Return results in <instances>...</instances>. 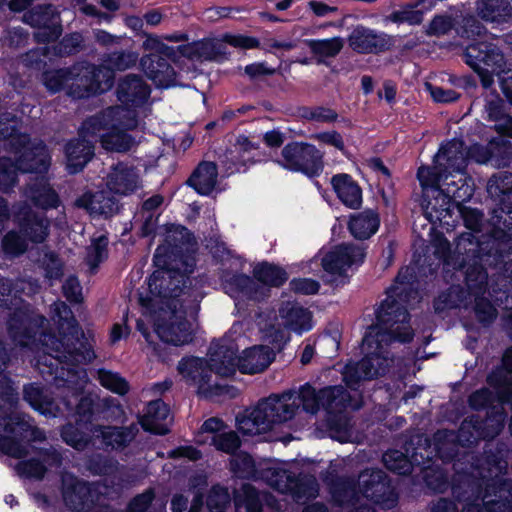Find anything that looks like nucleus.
Masks as SVG:
<instances>
[{"label": "nucleus", "instance_id": "1", "mask_svg": "<svg viewBox=\"0 0 512 512\" xmlns=\"http://www.w3.org/2000/svg\"><path fill=\"white\" fill-rule=\"evenodd\" d=\"M414 273L413 268L402 269L395 285L391 286L388 297L381 303L377 311V323L369 327L362 342L365 357L358 363L347 364L343 371V380L353 388L360 381L372 379L384 374L393 359L388 357L385 346L393 341L409 342L413 338V330L408 324V313L395 299L402 294Z\"/></svg>", "mask_w": 512, "mask_h": 512}, {"label": "nucleus", "instance_id": "2", "mask_svg": "<svg viewBox=\"0 0 512 512\" xmlns=\"http://www.w3.org/2000/svg\"><path fill=\"white\" fill-rule=\"evenodd\" d=\"M188 278L172 270H157L149 278L152 297L149 316L156 335L167 344L185 345L192 340L193 326L186 318L183 303L188 292L184 289Z\"/></svg>", "mask_w": 512, "mask_h": 512}, {"label": "nucleus", "instance_id": "3", "mask_svg": "<svg viewBox=\"0 0 512 512\" xmlns=\"http://www.w3.org/2000/svg\"><path fill=\"white\" fill-rule=\"evenodd\" d=\"M321 399L320 391L316 392L310 385H304L298 391L271 395L237 417V427L244 435L267 433L275 425L293 419L300 405L306 412L315 414L322 407Z\"/></svg>", "mask_w": 512, "mask_h": 512}, {"label": "nucleus", "instance_id": "4", "mask_svg": "<svg viewBox=\"0 0 512 512\" xmlns=\"http://www.w3.org/2000/svg\"><path fill=\"white\" fill-rule=\"evenodd\" d=\"M333 503L345 512H374L370 502L384 508L395 506L397 497L380 469H366L359 474L358 484L349 478H337L330 483Z\"/></svg>", "mask_w": 512, "mask_h": 512}, {"label": "nucleus", "instance_id": "5", "mask_svg": "<svg viewBox=\"0 0 512 512\" xmlns=\"http://www.w3.org/2000/svg\"><path fill=\"white\" fill-rule=\"evenodd\" d=\"M138 126L134 109L123 105L111 106L88 118L82 124L84 136L99 140L103 149L111 152H127L137 141L127 133Z\"/></svg>", "mask_w": 512, "mask_h": 512}, {"label": "nucleus", "instance_id": "6", "mask_svg": "<svg viewBox=\"0 0 512 512\" xmlns=\"http://www.w3.org/2000/svg\"><path fill=\"white\" fill-rule=\"evenodd\" d=\"M57 318L60 339L41 332L40 343L43 352L51 355L60 363L72 365L90 362L95 358L90 346L83 340V333L72 316L70 308L62 301L52 305Z\"/></svg>", "mask_w": 512, "mask_h": 512}, {"label": "nucleus", "instance_id": "7", "mask_svg": "<svg viewBox=\"0 0 512 512\" xmlns=\"http://www.w3.org/2000/svg\"><path fill=\"white\" fill-rule=\"evenodd\" d=\"M417 178L427 197L431 193L441 198L442 211L448 209L450 199L457 205L468 201L474 192L472 179L465 175V171H434L430 167L421 166Z\"/></svg>", "mask_w": 512, "mask_h": 512}, {"label": "nucleus", "instance_id": "8", "mask_svg": "<svg viewBox=\"0 0 512 512\" xmlns=\"http://www.w3.org/2000/svg\"><path fill=\"white\" fill-rule=\"evenodd\" d=\"M464 57L466 63L477 73L481 84L485 89L490 88L494 83V75L498 76L506 97L512 102V96L507 83L503 77L510 69L500 49L488 42H479L469 45Z\"/></svg>", "mask_w": 512, "mask_h": 512}, {"label": "nucleus", "instance_id": "9", "mask_svg": "<svg viewBox=\"0 0 512 512\" xmlns=\"http://www.w3.org/2000/svg\"><path fill=\"white\" fill-rule=\"evenodd\" d=\"M43 431L33 426L29 417L16 411L0 413V450L12 457L26 455L23 441H42Z\"/></svg>", "mask_w": 512, "mask_h": 512}, {"label": "nucleus", "instance_id": "10", "mask_svg": "<svg viewBox=\"0 0 512 512\" xmlns=\"http://www.w3.org/2000/svg\"><path fill=\"white\" fill-rule=\"evenodd\" d=\"M279 317L281 323L268 322L262 319L258 321L263 339L278 348H281L289 340V334L286 330L302 333L312 327L311 313L297 303H282L279 308Z\"/></svg>", "mask_w": 512, "mask_h": 512}, {"label": "nucleus", "instance_id": "11", "mask_svg": "<svg viewBox=\"0 0 512 512\" xmlns=\"http://www.w3.org/2000/svg\"><path fill=\"white\" fill-rule=\"evenodd\" d=\"M35 162H29L25 159L26 151L21 153L18 162L14 157L2 156L0 158V191L9 192L18 182V172H44L50 165V156L39 144L34 146Z\"/></svg>", "mask_w": 512, "mask_h": 512}, {"label": "nucleus", "instance_id": "12", "mask_svg": "<svg viewBox=\"0 0 512 512\" xmlns=\"http://www.w3.org/2000/svg\"><path fill=\"white\" fill-rule=\"evenodd\" d=\"M283 167L302 172L310 177L318 175L323 169L322 154L313 145L307 143H289L281 151Z\"/></svg>", "mask_w": 512, "mask_h": 512}, {"label": "nucleus", "instance_id": "13", "mask_svg": "<svg viewBox=\"0 0 512 512\" xmlns=\"http://www.w3.org/2000/svg\"><path fill=\"white\" fill-rule=\"evenodd\" d=\"M78 91L72 92L75 96L82 98L90 94L102 93L109 90L114 81V73L107 65H83L77 67Z\"/></svg>", "mask_w": 512, "mask_h": 512}, {"label": "nucleus", "instance_id": "14", "mask_svg": "<svg viewBox=\"0 0 512 512\" xmlns=\"http://www.w3.org/2000/svg\"><path fill=\"white\" fill-rule=\"evenodd\" d=\"M349 48L358 54H380L394 45L391 35L364 25L355 26L347 38Z\"/></svg>", "mask_w": 512, "mask_h": 512}, {"label": "nucleus", "instance_id": "15", "mask_svg": "<svg viewBox=\"0 0 512 512\" xmlns=\"http://www.w3.org/2000/svg\"><path fill=\"white\" fill-rule=\"evenodd\" d=\"M46 319L43 316H31L27 311L18 309L8 321V333L15 343L21 349H38L39 343L36 342V334H31L33 328H43Z\"/></svg>", "mask_w": 512, "mask_h": 512}, {"label": "nucleus", "instance_id": "16", "mask_svg": "<svg viewBox=\"0 0 512 512\" xmlns=\"http://www.w3.org/2000/svg\"><path fill=\"white\" fill-rule=\"evenodd\" d=\"M457 249L459 252L463 250V255L466 256L463 258V268L466 267L465 274L468 289L475 295L483 292L487 284L486 271L476 261L473 264L466 263L467 258L475 257L479 252L478 241L472 232L463 233L458 238Z\"/></svg>", "mask_w": 512, "mask_h": 512}, {"label": "nucleus", "instance_id": "17", "mask_svg": "<svg viewBox=\"0 0 512 512\" xmlns=\"http://www.w3.org/2000/svg\"><path fill=\"white\" fill-rule=\"evenodd\" d=\"M23 21L37 29L34 37L38 42L56 40L61 34L59 15L51 6H37L23 15Z\"/></svg>", "mask_w": 512, "mask_h": 512}, {"label": "nucleus", "instance_id": "18", "mask_svg": "<svg viewBox=\"0 0 512 512\" xmlns=\"http://www.w3.org/2000/svg\"><path fill=\"white\" fill-rule=\"evenodd\" d=\"M178 371L189 384L197 386L201 394L216 393L219 388L218 383L213 379L209 364L204 359H183L178 364Z\"/></svg>", "mask_w": 512, "mask_h": 512}, {"label": "nucleus", "instance_id": "19", "mask_svg": "<svg viewBox=\"0 0 512 512\" xmlns=\"http://www.w3.org/2000/svg\"><path fill=\"white\" fill-rule=\"evenodd\" d=\"M106 186L116 195L127 196L142 187V180L137 168L126 163H118L112 166L107 174Z\"/></svg>", "mask_w": 512, "mask_h": 512}, {"label": "nucleus", "instance_id": "20", "mask_svg": "<svg viewBox=\"0 0 512 512\" xmlns=\"http://www.w3.org/2000/svg\"><path fill=\"white\" fill-rule=\"evenodd\" d=\"M505 416L502 413L488 418L484 425L473 417L465 419L460 426L457 439L463 445L473 444L480 438H494L504 426Z\"/></svg>", "mask_w": 512, "mask_h": 512}, {"label": "nucleus", "instance_id": "21", "mask_svg": "<svg viewBox=\"0 0 512 512\" xmlns=\"http://www.w3.org/2000/svg\"><path fill=\"white\" fill-rule=\"evenodd\" d=\"M365 253L359 246L342 244L334 247L322 259L325 271L341 275L347 268L363 262Z\"/></svg>", "mask_w": 512, "mask_h": 512}, {"label": "nucleus", "instance_id": "22", "mask_svg": "<svg viewBox=\"0 0 512 512\" xmlns=\"http://www.w3.org/2000/svg\"><path fill=\"white\" fill-rule=\"evenodd\" d=\"M62 496L66 506L77 512L88 509L94 501L91 487L68 473L62 476Z\"/></svg>", "mask_w": 512, "mask_h": 512}, {"label": "nucleus", "instance_id": "23", "mask_svg": "<svg viewBox=\"0 0 512 512\" xmlns=\"http://www.w3.org/2000/svg\"><path fill=\"white\" fill-rule=\"evenodd\" d=\"M93 138L84 136L82 128L79 137L65 146L66 168L71 174L81 171L94 156Z\"/></svg>", "mask_w": 512, "mask_h": 512}, {"label": "nucleus", "instance_id": "24", "mask_svg": "<svg viewBox=\"0 0 512 512\" xmlns=\"http://www.w3.org/2000/svg\"><path fill=\"white\" fill-rule=\"evenodd\" d=\"M467 152L460 140H452L444 144L434 157V171H465Z\"/></svg>", "mask_w": 512, "mask_h": 512}, {"label": "nucleus", "instance_id": "25", "mask_svg": "<svg viewBox=\"0 0 512 512\" xmlns=\"http://www.w3.org/2000/svg\"><path fill=\"white\" fill-rule=\"evenodd\" d=\"M90 431L92 437L100 439L105 447L121 450L134 440L139 429L136 424L125 427L95 425Z\"/></svg>", "mask_w": 512, "mask_h": 512}, {"label": "nucleus", "instance_id": "26", "mask_svg": "<svg viewBox=\"0 0 512 512\" xmlns=\"http://www.w3.org/2000/svg\"><path fill=\"white\" fill-rule=\"evenodd\" d=\"M140 66L157 87L167 88L175 85L176 73L166 59L151 53L140 59Z\"/></svg>", "mask_w": 512, "mask_h": 512}, {"label": "nucleus", "instance_id": "27", "mask_svg": "<svg viewBox=\"0 0 512 512\" xmlns=\"http://www.w3.org/2000/svg\"><path fill=\"white\" fill-rule=\"evenodd\" d=\"M24 399L33 409L46 417H56L64 410L71 411L72 404L64 400L63 408L56 404L40 387L30 384L24 388Z\"/></svg>", "mask_w": 512, "mask_h": 512}, {"label": "nucleus", "instance_id": "28", "mask_svg": "<svg viewBox=\"0 0 512 512\" xmlns=\"http://www.w3.org/2000/svg\"><path fill=\"white\" fill-rule=\"evenodd\" d=\"M150 94L149 86L137 75H127L118 85L117 97L122 104L138 107Z\"/></svg>", "mask_w": 512, "mask_h": 512}, {"label": "nucleus", "instance_id": "29", "mask_svg": "<svg viewBox=\"0 0 512 512\" xmlns=\"http://www.w3.org/2000/svg\"><path fill=\"white\" fill-rule=\"evenodd\" d=\"M8 125H13V130L11 131V129H9L8 134L6 135L4 149L14 156V160L16 162H18L19 156L21 155V153H24L25 150V159L29 162H35L36 149H34V146L39 144L45 149L46 153L48 154L45 145L41 141L32 142L27 135L16 133V119L8 117Z\"/></svg>", "mask_w": 512, "mask_h": 512}, {"label": "nucleus", "instance_id": "30", "mask_svg": "<svg viewBox=\"0 0 512 512\" xmlns=\"http://www.w3.org/2000/svg\"><path fill=\"white\" fill-rule=\"evenodd\" d=\"M275 354L268 346H254L243 351L238 357V369L242 373L255 374L264 371L273 361Z\"/></svg>", "mask_w": 512, "mask_h": 512}, {"label": "nucleus", "instance_id": "31", "mask_svg": "<svg viewBox=\"0 0 512 512\" xmlns=\"http://www.w3.org/2000/svg\"><path fill=\"white\" fill-rule=\"evenodd\" d=\"M171 416L168 406L161 400L151 401L141 418L144 430L164 435L169 431Z\"/></svg>", "mask_w": 512, "mask_h": 512}, {"label": "nucleus", "instance_id": "32", "mask_svg": "<svg viewBox=\"0 0 512 512\" xmlns=\"http://www.w3.org/2000/svg\"><path fill=\"white\" fill-rule=\"evenodd\" d=\"M503 365L509 372L503 369H497L488 376V383L496 390L497 398L500 403L512 404V347L507 349L503 356Z\"/></svg>", "mask_w": 512, "mask_h": 512}, {"label": "nucleus", "instance_id": "33", "mask_svg": "<svg viewBox=\"0 0 512 512\" xmlns=\"http://www.w3.org/2000/svg\"><path fill=\"white\" fill-rule=\"evenodd\" d=\"M212 373L228 377L238 368V357L233 345H216L210 348V363Z\"/></svg>", "mask_w": 512, "mask_h": 512}, {"label": "nucleus", "instance_id": "34", "mask_svg": "<svg viewBox=\"0 0 512 512\" xmlns=\"http://www.w3.org/2000/svg\"><path fill=\"white\" fill-rule=\"evenodd\" d=\"M76 204L92 215L110 216L118 211L116 199L104 190L85 193L77 199Z\"/></svg>", "mask_w": 512, "mask_h": 512}, {"label": "nucleus", "instance_id": "35", "mask_svg": "<svg viewBox=\"0 0 512 512\" xmlns=\"http://www.w3.org/2000/svg\"><path fill=\"white\" fill-rule=\"evenodd\" d=\"M331 184L341 202L349 208L357 209L362 203V190L348 174L334 175Z\"/></svg>", "mask_w": 512, "mask_h": 512}, {"label": "nucleus", "instance_id": "36", "mask_svg": "<svg viewBox=\"0 0 512 512\" xmlns=\"http://www.w3.org/2000/svg\"><path fill=\"white\" fill-rule=\"evenodd\" d=\"M21 232L32 242H42L48 234L49 223L42 215L23 208L17 213Z\"/></svg>", "mask_w": 512, "mask_h": 512}, {"label": "nucleus", "instance_id": "37", "mask_svg": "<svg viewBox=\"0 0 512 512\" xmlns=\"http://www.w3.org/2000/svg\"><path fill=\"white\" fill-rule=\"evenodd\" d=\"M23 195L35 206L42 209L56 208L59 204L57 194L43 178L29 184L25 188Z\"/></svg>", "mask_w": 512, "mask_h": 512}, {"label": "nucleus", "instance_id": "38", "mask_svg": "<svg viewBox=\"0 0 512 512\" xmlns=\"http://www.w3.org/2000/svg\"><path fill=\"white\" fill-rule=\"evenodd\" d=\"M478 15L485 21L505 23L512 18V6L508 0H478Z\"/></svg>", "mask_w": 512, "mask_h": 512}, {"label": "nucleus", "instance_id": "39", "mask_svg": "<svg viewBox=\"0 0 512 512\" xmlns=\"http://www.w3.org/2000/svg\"><path fill=\"white\" fill-rule=\"evenodd\" d=\"M378 214L372 210L354 214L349 221V229L351 234L357 239H368L379 227Z\"/></svg>", "mask_w": 512, "mask_h": 512}, {"label": "nucleus", "instance_id": "40", "mask_svg": "<svg viewBox=\"0 0 512 512\" xmlns=\"http://www.w3.org/2000/svg\"><path fill=\"white\" fill-rule=\"evenodd\" d=\"M383 462L387 469L400 475L411 473L413 464H420L418 453L406 448V453L390 450L383 455Z\"/></svg>", "mask_w": 512, "mask_h": 512}, {"label": "nucleus", "instance_id": "41", "mask_svg": "<svg viewBox=\"0 0 512 512\" xmlns=\"http://www.w3.org/2000/svg\"><path fill=\"white\" fill-rule=\"evenodd\" d=\"M217 167L212 162L199 164L188 183L202 195H208L214 189L217 182Z\"/></svg>", "mask_w": 512, "mask_h": 512}, {"label": "nucleus", "instance_id": "42", "mask_svg": "<svg viewBox=\"0 0 512 512\" xmlns=\"http://www.w3.org/2000/svg\"><path fill=\"white\" fill-rule=\"evenodd\" d=\"M261 478L281 493H291L295 487L296 475L280 467H268L261 472Z\"/></svg>", "mask_w": 512, "mask_h": 512}, {"label": "nucleus", "instance_id": "43", "mask_svg": "<svg viewBox=\"0 0 512 512\" xmlns=\"http://www.w3.org/2000/svg\"><path fill=\"white\" fill-rule=\"evenodd\" d=\"M344 43V39L339 36L307 41V45L312 54L317 58L318 63L324 62L326 58L336 57L343 49Z\"/></svg>", "mask_w": 512, "mask_h": 512}, {"label": "nucleus", "instance_id": "44", "mask_svg": "<svg viewBox=\"0 0 512 512\" xmlns=\"http://www.w3.org/2000/svg\"><path fill=\"white\" fill-rule=\"evenodd\" d=\"M236 512H268L262 504V494L251 485H244L235 500Z\"/></svg>", "mask_w": 512, "mask_h": 512}, {"label": "nucleus", "instance_id": "45", "mask_svg": "<svg viewBox=\"0 0 512 512\" xmlns=\"http://www.w3.org/2000/svg\"><path fill=\"white\" fill-rule=\"evenodd\" d=\"M77 67L73 69H59L54 71H47L43 75V82L46 88L51 92H57L62 89L70 80H72L71 88L78 91L76 88L77 83Z\"/></svg>", "mask_w": 512, "mask_h": 512}, {"label": "nucleus", "instance_id": "46", "mask_svg": "<svg viewBox=\"0 0 512 512\" xmlns=\"http://www.w3.org/2000/svg\"><path fill=\"white\" fill-rule=\"evenodd\" d=\"M454 200L450 199V203L448 209L442 211L441 210V198L430 193V197H427L423 192V209L427 219L436 223L439 222L441 224L450 225L447 217L451 216V207L454 204Z\"/></svg>", "mask_w": 512, "mask_h": 512}, {"label": "nucleus", "instance_id": "47", "mask_svg": "<svg viewBox=\"0 0 512 512\" xmlns=\"http://www.w3.org/2000/svg\"><path fill=\"white\" fill-rule=\"evenodd\" d=\"M254 277L267 286L278 287L287 280V273L278 266L263 262L254 267Z\"/></svg>", "mask_w": 512, "mask_h": 512}, {"label": "nucleus", "instance_id": "48", "mask_svg": "<svg viewBox=\"0 0 512 512\" xmlns=\"http://www.w3.org/2000/svg\"><path fill=\"white\" fill-rule=\"evenodd\" d=\"M319 493V485L312 475H300L296 477L295 487L291 490L293 499L300 503L316 498Z\"/></svg>", "mask_w": 512, "mask_h": 512}, {"label": "nucleus", "instance_id": "49", "mask_svg": "<svg viewBox=\"0 0 512 512\" xmlns=\"http://www.w3.org/2000/svg\"><path fill=\"white\" fill-rule=\"evenodd\" d=\"M321 406L327 411L339 412L346 407L349 395L341 386L326 387L320 390Z\"/></svg>", "mask_w": 512, "mask_h": 512}, {"label": "nucleus", "instance_id": "50", "mask_svg": "<svg viewBox=\"0 0 512 512\" xmlns=\"http://www.w3.org/2000/svg\"><path fill=\"white\" fill-rule=\"evenodd\" d=\"M437 0H417L413 5H408L401 10L390 14L389 19L394 23L407 22L411 25L420 24L423 21L424 12L417 10L416 7L427 2L428 8L435 6Z\"/></svg>", "mask_w": 512, "mask_h": 512}, {"label": "nucleus", "instance_id": "51", "mask_svg": "<svg viewBox=\"0 0 512 512\" xmlns=\"http://www.w3.org/2000/svg\"><path fill=\"white\" fill-rule=\"evenodd\" d=\"M487 192L494 199H500L502 196L512 192V174L499 172L493 175L487 184Z\"/></svg>", "mask_w": 512, "mask_h": 512}, {"label": "nucleus", "instance_id": "52", "mask_svg": "<svg viewBox=\"0 0 512 512\" xmlns=\"http://www.w3.org/2000/svg\"><path fill=\"white\" fill-rule=\"evenodd\" d=\"M97 379L103 387L114 393L124 395L129 390L127 381L118 373L106 369H99L97 371Z\"/></svg>", "mask_w": 512, "mask_h": 512}, {"label": "nucleus", "instance_id": "53", "mask_svg": "<svg viewBox=\"0 0 512 512\" xmlns=\"http://www.w3.org/2000/svg\"><path fill=\"white\" fill-rule=\"evenodd\" d=\"M231 502L227 488L216 485L211 488L207 496V508L210 512H225Z\"/></svg>", "mask_w": 512, "mask_h": 512}, {"label": "nucleus", "instance_id": "54", "mask_svg": "<svg viewBox=\"0 0 512 512\" xmlns=\"http://www.w3.org/2000/svg\"><path fill=\"white\" fill-rule=\"evenodd\" d=\"M211 444L218 450L227 454H233L241 445L239 436L234 431H223L214 434L210 438Z\"/></svg>", "mask_w": 512, "mask_h": 512}, {"label": "nucleus", "instance_id": "55", "mask_svg": "<svg viewBox=\"0 0 512 512\" xmlns=\"http://www.w3.org/2000/svg\"><path fill=\"white\" fill-rule=\"evenodd\" d=\"M230 466L233 473L241 478L252 477L256 471L254 460L245 452L234 454L230 459Z\"/></svg>", "mask_w": 512, "mask_h": 512}, {"label": "nucleus", "instance_id": "56", "mask_svg": "<svg viewBox=\"0 0 512 512\" xmlns=\"http://www.w3.org/2000/svg\"><path fill=\"white\" fill-rule=\"evenodd\" d=\"M107 245L108 239L105 235H100L92 240L86 256V261L91 269H95L107 257Z\"/></svg>", "mask_w": 512, "mask_h": 512}, {"label": "nucleus", "instance_id": "57", "mask_svg": "<svg viewBox=\"0 0 512 512\" xmlns=\"http://www.w3.org/2000/svg\"><path fill=\"white\" fill-rule=\"evenodd\" d=\"M139 60V55L133 51H121L110 54L106 60L113 70L123 71L133 67Z\"/></svg>", "mask_w": 512, "mask_h": 512}, {"label": "nucleus", "instance_id": "58", "mask_svg": "<svg viewBox=\"0 0 512 512\" xmlns=\"http://www.w3.org/2000/svg\"><path fill=\"white\" fill-rule=\"evenodd\" d=\"M40 263L45 272V278L49 281L58 280L63 276V263L53 252H45Z\"/></svg>", "mask_w": 512, "mask_h": 512}, {"label": "nucleus", "instance_id": "59", "mask_svg": "<svg viewBox=\"0 0 512 512\" xmlns=\"http://www.w3.org/2000/svg\"><path fill=\"white\" fill-rule=\"evenodd\" d=\"M454 20L448 15H437L429 23L426 33L429 36H443L454 28Z\"/></svg>", "mask_w": 512, "mask_h": 512}, {"label": "nucleus", "instance_id": "60", "mask_svg": "<svg viewBox=\"0 0 512 512\" xmlns=\"http://www.w3.org/2000/svg\"><path fill=\"white\" fill-rule=\"evenodd\" d=\"M501 213L504 214L500 216H496L498 220L493 222V225L496 227L493 231V238L497 240H504L505 238H512V209L508 212H504L501 209Z\"/></svg>", "mask_w": 512, "mask_h": 512}, {"label": "nucleus", "instance_id": "61", "mask_svg": "<svg viewBox=\"0 0 512 512\" xmlns=\"http://www.w3.org/2000/svg\"><path fill=\"white\" fill-rule=\"evenodd\" d=\"M302 117L309 121L331 123L337 120L338 114L330 108L319 106L304 109Z\"/></svg>", "mask_w": 512, "mask_h": 512}, {"label": "nucleus", "instance_id": "62", "mask_svg": "<svg viewBox=\"0 0 512 512\" xmlns=\"http://www.w3.org/2000/svg\"><path fill=\"white\" fill-rule=\"evenodd\" d=\"M2 243L4 252L11 256H18L27 249L26 239L13 231L5 235Z\"/></svg>", "mask_w": 512, "mask_h": 512}, {"label": "nucleus", "instance_id": "63", "mask_svg": "<svg viewBox=\"0 0 512 512\" xmlns=\"http://www.w3.org/2000/svg\"><path fill=\"white\" fill-rule=\"evenodd\" d=\"M61 435L63 440L68 445L74 447L77 450L84 449L89 443V439L72 425L64 427Z\"/></svg>", "mask_w": 512, "mask_h": 512}, {"label": "nucleus", "instance_id": "64", "mask_svg": "<svg viewBox=\"0 0 512 512\" xmlns=\"http://www.w3.org/2000/svg\"><path fill=\"white\" fill-rule=\"evenodd\" d=\"M456 207L465 226L471 231L479 230L482 221V214L476 209L463 206L461 203H458Z\"/></svg>", "mask_w": 512, "mask_h": 512}]
</instances>
